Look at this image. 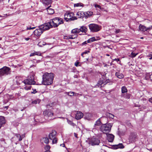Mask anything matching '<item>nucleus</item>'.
Segmentation results:
<instances>
[{
  "instance_id": "5701e85b",
  "label": "nucleus",
  "mask_w": 152,
  "mask_h": 152,
  "mask_svg": "<svg viewBox=\"0 0 152 152\" xmlns=\"http://www.w3.org/2000/svg\"><path fill=\"white\" fill-rule=\"evenodd\" d=\"M130 95L128 93H126L124 94H121V97H124L126 99H129L130 98Z\"/></svg>"
},
{
  "instance_id": "bb28decb",
  "label": "nucleus",
  "mask_w": 152,
  "mask_h": 152,
  "mask_svg": "<svg viewBox=\"0 0 152 152\" xmlns=\"http://www.w3.org/2000/svg\"><path fill=\"white\" fill-rule=\"evenodd\" d=\"M79 29L80 30V32L81 31L85 33H86L87 30V28L86 27L84 26H81L80 28Z\"/></svg>"
},
{
  "instance_id": "8fccbe9b",
  "label": "nucleus",
  "mask_w": 152,
  "mask_h": 152,
  "mask_svg": "<svg viewBox=\"0 0 152 152\" xmlns=\"http://www.w3.org/2000/svg\"><path fill=\"white\" fill-rule=\"evenodd\" d=\"M35 27H31V26L28 27H27V30H30V29H34L35 28Z\"/></svg>"
},
{
  "instance_id": "f257e3e1",
  "label": "nucleus",
  "mask_w": 152,
  "mask_h": 152,
  "mask_svg": "<svg viewBox=\"0 0 152 152\" xmlns=\"http://www.w3.org/2000/svg\"><path fill=\"white\" fill-rule=\"evenodd\" d=\"M42 83L45 85L52 84L54 78V74L52 73L45 72L42 75Z\"/></svg>"
},
{
  "instance_id": "4468645a",
  "label": "nucleus",
  "mask_w": 152,
  "mask_h": 152,
  "mask_svg": "<svg viewBox=\"0 0 152 152\" xmlns=\"http://www.w3.org/2000/svg\"><path fill=\"white\" fill-rule=\"evenodd\" d=\"M56 132L55 130H53L49 134V137L50 139L52 140L53 138L56 137Z\"/></svg>"
},
{
  "instance_id": "338daca9",
  "label": "nucleus",
  "mask_w": 152,
  "mask_h": 152,
  "mask_svg": "<svg viewBox=\"0 0 152 152\" xmlns=\"http://www.w3.org/2000/svg\"><path fill=\"white\" fill-rule=\"evenodd\" d=\"M74 77L77 78V75H75L74 76Z\"/></svg>"
},
{
  "instance_id": "2eb2a0df",
  "label": "nucleus",
  "mask_w": 152,
  "mask_h": 152,
  "mask_svg": "<svg viewBox=\"0 0 152 152\" xmlns=\"http://www.w3.org/2000/svg\"><path fill=\"white\" fill-rule=\"evenodd\" d=\"M6 123V121L4 117L3 116H0V129L2 127L4 126Z\"/></svg>"
},
{
  "instance_id": "c85d7f7f",
  "label": "nucleus",
  "mask_w": 152,
  "mask_h": 152,
  "mask_svg": "<svg viewBox=\"0 0 152 152\" xmlns=\"http://www.w3.org/2000/svg\"><path fill=\"white\" fill-rule=\"evenodd\" d=\"M115 149H118L119 148H124V146L122 143H119V144L115 145Z\"/></svg>"
},
{
  "instance_id": "de8ad7c7",
  "label": "nucleus",
  "mask_w": 152,
  "mask_h": 152,
  "mask_svg": "<svg viewBox=\"0 0 152 152\" xmlns=\"http://www.w3.org/2000/svg\"><path fill=\"white\" fill-rule=\"evenodd\" d=\"M149 77L151 80L152 82V73L151 74H149Z\"/></svg>"
},
{
  "instance_id": "412c9836",
  "label": "nucleus",
  "mask_w": 152,
  "mask_h": 152,
  "mask_svg": "<svg viewBox=\"0 0 152 152\" xmlns=\"http://www.w3.org/2000/svg\"><path fill=\"white\" fill-rule=\"evenodd\" d=\"M115 76L119 79H122L124 77V75L121 73L119 72H117L115 73Z\"/></svg>"
},
{
  "instance_id": "58836bf2",
  "label": "nucleus",
  "mask_w": 152,
  "mask_h": 152,
  "mask_svg": "<svg viewBox=\"0 0 152 152\" xmlns=\"http://www.w3.org/2000/svg\"><path fill=\"white\" fill-rule=\"evenodd\" d=\"M75 93L73 92L70 91L68 92L67 95L70 96H72L74 95H75Z\"/></svg>"
},
{
  "instance_id": "603ef678",
  "label": "nucleus",
  "mask_w": 152,
  "mask_h": 152,
  "mask_svg": "<svg viewBox=\"0 0 152 152\" xmlns=\"http://www.w3.org/2000/svg\"><path fill=\"white\" fill-rule=\"evenodd\" d=\"M8 106H4L3 107V109L4 110H7L8 108Z\"/></svg>"
},
{
  "instance_id": "680f3d73",
  "label": "nucleus",
  "mask_w": 152,
  "mask_h": 152,
  "mask_svg": "<svg viewBox=\"0 0 152 152\" xmlns=\"http://www.w3.org/2000/svg\"><path fill=\"white\" fill-rule=\"evenodd\" d=\"M74 135H75V136L76 137H77V134H76V133H74Z\"/></svg>"
},
{
  "instance_id": "7c9ffc66",
  "label": "nucleus",
  "mask_w": 152,
  "mask_h": 152,
  "mask_svg": "<svg viewBox=\"0 0 152 152\" xmlns=\"http://www.w3.org/2000/svg\"><path fill=\"white\" fill-rule=\"evenodd\" d=\"M41 56V53L39 52H36L34 53H31L30 55V56H32L35 55Z\"/></svg>"
},
{
  "instance_id": "423d86ee",
  "label": "nucleus",
  "mask_w": 152,
  "mask_h": 152,
  "mask_svg": "<svg viewBox=\"0 0 152 152\" xmlns=\"http://www.w3.org/2000/svg\"><path fill=\"white\" fill-rule=\"evenodd\" d=\"M73 14L72 13H66L64 15V19L66 21L73 20L77 19L76 17H73Z\"/></svg>"
},
{
  "instance_id": "393cba45",
  "label": "nucleus",
  "mask_w": 152,
  "mask_h": 152,
  "mask_svg": "<svg viewBox=\"0 0 152 152\" xmlns=\"http://www.w3.org/2000/svg\"><path fill=\"white\" fill-rule=\"evenodd\" d=\"M47 10L48 12V14L51 15L54 12V10L50 8V7H48L47 9Z\"/></svg>"
},
{
  "instance_id": "f03ea898",
  "label": "nucleus",
  "mask_w": 152,
  "mask_h": 152,
  "mask_svg": "<svg viewBox=\"0 0 152 152\" xmlns=\"http://www.w3.org/2000/svg\"><path fill=\"white\" fill-rule=\"evenodd\" d=\"M112 126L113 124L110 123L102 124L100 127V130L103 133L107 134L110 131Z\"/></svg>"
},
{
  "instance_id": "2f4dec72",
  "label": "nucleus",
  "mask_w": 152,
  "mask_h": 152,
  "mask_svg": "<svg viewBox=\"0 0 152 152\" xmlns=\"http://www.w3.org/2000/svg\"><path fill=\"white\" fill-rule=\"evenodd\" d=\"M46 43L43 41H40L38 43V45L40 47H43L45 45H47Z\"/></svg>"
},
{
  "instance_id": "c756f323",
  "label": "nucleus",
  "mask_w": 152,
  "mask_h": 152,
  "mask_svg": "<svg viewBox=\"0 0 152 152\" xmlns=\"http://www.w3.org/2000/svg\"><path fill=\"white\" fill-rule=\"evenodd\" d=\"M127 92V90L125 86H123L121 88L122 94H124L125 93Z\"/></svg>"
},
{
  "instance_id": "a211bd4d",
  "label": "nucleus",
  "mask_w": 152,
  "mask_h": 152,
  "mask_svg": "<svg viewBox=\"0 0 152 152\" xmlns=\"http://www.w3.org/2000/svg\"><path fill=\"white\" fill-rule=\"evenodd\" d=\"M77 37V34L71 35L69 36H64V38L66 39H73L76 38Z\"/></svg>"
},
{
  "instance_id": "e2e57ef3",
  "label": "nucleus",
  "mask_w": 152,
  "mask_h": 152,
  "mask_svg": "<svg viewBox=\"0 0 152 152\" xmlns=\"http://www.w3.org/2000/svg\"><path fill=\"white\" fill-rule=\"evenodd\" d=\"M120 30H116V33H118L119 32H120Z\"/></svg>"
},
{
  "instance_id": "a878e982",
  "label": "nucleus",
  "mask_w": 152,
  "mask_h": 152,
  "mask_svg": "<svg viewBox=\"0 0 152 152\" xmlns=\"http://www.w3.org/2000/svg\"><path fill=\"white\" fill-rule=\"evenodd\" d=\"M41 142L42 143L44 142L46 144H48L49 142V140L47 137H43L41 139Z\"/></svg>"
},
{
  "instance_id": "13d9d810",
  "label": "nucleus",
  "mask_w": 152,
  "mask_h": 152,
  "mask_svg": "<svg viewBox=\"0 0 152 152\" xmlns=\"http://www.w3.org/2000/svg\"><path fill=\"white\" fill-rule=\"evenodd\" d=\"M25 134H23L22 135H21V137L22 138V139L23 138H24V137H25Z\"/></svg>"
},
{
  "instance_id": "bf43d9fd",
  "label": "nucleus",
  "mask_w": 152,
  "mask_h": 152,
  "mask_svg": "<svg viewBox=\"0 0 152 152\" xmlns=\"http://www.w3.org/2000/svg\"><path fill=\"white\" fill-rule=\"evenodd\" d=\"M60 145H61V146H62L63 147H65V145L64 144V143L61 144Z\"/></svg>"
},
{
  "instance_id": "aec40b11",
  "label": "nucleus",
  "mask_w": 152,
  "mask_h": 152,
  "mask_svg": "<svg viewBox=\"0 0 152 152\" xmlns=\"http://www.w3.org/2000/svg\"><path fill=\"white\" fill-rule=\"evenodd\" d=\"M139 30L142 32L146 31V27L143 25L140 24L139 26Z\"/></svg>"
},
{
  "instance_id": "f3484780",
  "label": "nucleus",
  "mask_w": 152,
  "mask_h": 152,
  "mask_svg": "<svg viewBox=\"0 0 152 152\" xmlns=\"http://www.w3.org/2000/svg\"><path fill=\"white\" fill-rule=\"evenodd\" d=\"M83 116V114L81 112L77 111L75 115V118L77 120H79L82 118Z\"/></svg>"
},
{
  "instance_id": "cd10ccee",
  "label": "nucleus",
  "mask_w": 152,
  "mask_h": 152,
  "mask_svg": "<svg viewBox=\"0 0 152 152\" xmlns=\"http://www.w3.org/2000/svg\"><path fill=\"white\" fill-rule=\"evenodd\" d=\"M104 82L102 80H100L97 83V84L96 85V87H102V85L104 84Z\"/></svg>"
},
{
  "instance_id": "774afa93",
  "label": "nucleus",
  "mask_w": 152,
  "mask_h": 152,
  "mask_svg": "<svg viewBox=\"0 0 152 152\" xmlns=\"http://www.w3.org/2000/svg\"><path fill=\"white\" fill-rule=\"evenodd\" d=\"M45 152H50V151L49 150H47L45 151Z\"/></svg>"
},
{
  "instance_id": "6ab92c4d",
  "label": "nucleus",
  "mask_w": 152,
  "mask_h": 152,
  "mask_svg": "<svg viewBox=\"0 0 152 152\" xmlns=\"http://www.w3.org/2000/svg\"><path fill=\"white\" fill-rule=\"evenodd\" d=\"M96 40V39L94 37H92L89 39L88 40L82 43V45H84L87 44L88 43H90L94 42Z\"/></svg>"
},
{
  "instance_id": "e433bc0d",
  "label": "nucleus",
  "mask_w": 152,
  "mask_h": 152,
  "mask_svg": "<svg viewBox=\"0 0 152 152\" xmlns=\"http://www.w3.org/2000/svg\"><path fill=\"white\" fill-rule=\"evenodd\" d=\"M15 136L16 137L18 138V140L19 141H21L22 140V138L19 134H15Z\"/></svg>"
},
{
  "instance_id": "37998d69",
  "label": "nucleus",
  "mask_w": 152,
  "mask_h": 152,
  "mask_svg": "<svg viewBox=\"0 0 152 152\" xmlns=\"http://www.w3.org/2000/svg\"><path fill=\"white\" fill-rule=\"evenodd\" d=\"M138 54V53H135L134 52H132L131 53V55H132V57H134L136 56Z\"/></svg>"
},
{
  "instance_id": "ea45409f",
  "label": "nucleus",
  "mask_w": 152,
  "mask_h": 152,
  "mask_svg": "<svg viewBox=\"0 0 152 152\" xmlns=\"http://www.w3.org/2000/svg\"><path fill=\"white\" fill-rule=\"evenodd\" d=\"M31 86H26L24 87V89L26 90H28L31 89Z\"/></svg>"
},
{
  "instance_id": "f704fd0d",
  "label": "nucleus",
  "mask_w": 152,
  "mask_h": 152,
  "mask_svg": "<svg viewBox=\"0 0 152 152\" xmlns=\"http://www.w3.org/2000/svg\"><path fill=\"white\" fill-rule=\"evenodd\" d=\"M67 122L68 124L72 126L73 127H75L76 126L75 124L72 121L69 119H67Z\"/></svg>"
},
{
  "instance_id": "72a5a7b5",
  "label": "nucleus",
  "mask_w": 152,
  "mask_h": 152,
  "mask_svg": "<svg viewBox=\"0 0 152 152\" xmlns=\"http://www.w3.org/2000/svg\"><path fill=\"white\" fill-rule=\"evenodd\" d=\"M84 5L83 3H79L75 4H74V7H84Z\"/></svg>"
},
{
  "instance_id": "4c0bfd02",
  "label": "nucleus",
  "mask_w": 152,
  "mask_h": 152,
  "mask_svg": "<svg viewBox=\"0 0 152 152\" xmlns=\"http://www.w3.org/2000/svg\"><path fill=\"white\" fill-rule=\"evenodd\" d=\"M90 49H89L87 50H85L84 52H83L81 54V56L83 57V55L84 54H88V53H89L90 52Z\"/></svg>"
},
{
  "instance_id": "3c124183",
  "label": "nucleus",
  "mask_w": 152,
  "mask_h": 152,
  "mask_svg": "<svg viewBox=\"0 0 152 152\" xmlns=\"http://www.w3.org/2000/svg\"><path fill=\"white\" fill-rule=\"evenodd\" d=\"M113 61H115L117 62H118V61H119L120 62H121V61H120V59L119 58H115L114 59H113Z\"/></svg>"
},
{
  "instance_id": "7ed1b4c3",
  "label": "nucleus",
  "mask_w": 152,
  "mask_h": 152,
  "mask_svg": "<svg viewBox=\"0 0 152 152\" xmlns=\"http://www.w3.org/2000/svg\"><path fill=\"white\" fill-rule=\"evenodd\" d=\"M50 22L53 27H57L59 25L63 24L64 21L63 19L59 17H56L50 20Z\"/></svg>"
},
{
  "instance_id": "b1692460",
  "label": "nucleus",
  "mask_w": 152,
  "mask_h": 152,
  "mask_svg": "<svg viewBox=\"0 0 152 152\" xmlns=\"http://www.w3.org/2000/svg\"><path fill=\"white\" fill-rule=\"evenodd\" d=\"M42 3L48 5L51 4V0H42Z\"/></svg>"
},
{
  "instance_id": "4d7b16f0",
  "label": "nucleus",
  "mask_w": 152,
  "mask_h": 152,
  "mask_svg": "<svg viewBox=\"0 0 152 152\" xmlns=\"http://www.w3.org/2000/svg\"><path fill=\"white\" fill-rule=\"evenodd\" d=\"M149 101L151 103H152V98H151L149 99Z\"/></svg>"
},
{
  "instance_id": "79ce46f5",
  "label": "nucleus",
  "mask_w": 152,
  "mask_h": 152,
  "mask_svg": "<svg viewBox=\"0 0 152 152\" xmlns=\"http://www.w3.org/2000/svg\"><path fill=\"white\" fill-rule=\"evenodd\" d=\"M94 7L96 8H98L100 10H102V8L98 4H95L94 5Z\"/></svg>"
},
{
  "instance_id": "c9c22d12",
  "label": "nucleus",
  "mask_w": 152,
  "mask_h": 152,
  "mask_svg": "<svg viewBox=\"0 0 152 152\" xmlns=\"http://www.w3.org/2000/svg\"><path fill=\"white\" fill-rule=\"evenodd\" d=\"M106 115L107 117L110 118L112 119H113L114 117V116L113 115L109 113H107L106 114Z\"/></svg>"
},
{
  "instance_id": "c03bdc74",
  "label": "nucleus",
  "mask_w": 152,
  "mask_h": 152,
  "mask_svg": "<svg viewBox=\"0 0 152 152\" xmlns=\"http://www.w3.org/2000/svg\"><path fill=\"white\" fill-rule=\"evenodd\" d=\"M52 140H53L52 143L53 144L57 143V140L56 137H55L54 138H53Z\"/></svg>"
},
{
  "instance_id": "20e7f679",
  "label": "nucleus",
  "mask_w": 152,
  "mask_h": 152,
  "mask_svg": "<svg viewBox=\"0 0 152 152\" xmlns=\"http://www.w3.org/2000/svg\"><path fill=\"white\" fill-rule=\"evenodd\" d=\"M34 76L35 75L34 73H31L27 78L23 81V83L25 84L29 85L35 84L36 83L34 80Z\"/></svg>"
},
{
  "instance_id": "ddd939ff",
  "label": "nucleus",
  "mask_w": 152,
  "mask_h": 152,
  "mask_svg": "<svg viewBox=\"0 0 152 152\" xmlns=\"http://www.w3.org/2000/svg\"><path fill=\"white\" fill-rule=\"evenodd\" d=\"M137 135L136 134L132 133L130 134L129 137V140L132 142H135L137 139Z\"/></svg>"
},
{
  "instance_id": "dca6fc26",
  "label": "nucleus",
  "mask_w": 152,
  "mask_h": 152,
  "mask_svg": "<svg viewBox=\"0 0 152 152\" xmlns=\"http://www.w3.org/2000/svg\"><path fill=\"white\" fill-rule=\"evenodd\" d=\"M106 134L108 141L110 142H113L114 137V136L112 134H108V133Z\"/></svg>"
},
{
  "instance_id": "a19ab883",
  "label": "nucleus",
  "mask_w": 152,
  "mask_h": 152,
  "mask_svg": "<svg viewBox=\"0 0 152 152\" xmlns=\"http://www.w3.org/2000/svg\"><path fill=\"white\" fill-rule=\"evenodd\" d=\"M151 29H152V26H151L148 27H146V31L148 32Z\"/></svg>"
},
{
  "instance_id": "9d476101",
  "label": "nucleus",
  "mask_w": 152,
  "mask_h": 152,
  "mask_svg": "<svg viewBox=\"0 0 152 152\" xmlns=\"http://www.w3.org/2000/svg\"><path fill=\"white\" fill-rule=\"evenodd\" d=\"M77 17L78 18H83L85 17L86 18L88 17V16H89V14L88 12H78L76 14Z\"/></svg>"
},
{
  "instance_id": "6e6d98bb",
  "label": "nucleus",
  "mask_w": 152,
  "mask_h": 152,
  "mask_svg": "<svg viewBox=\"0 0 152 152\" xmlns=\"http://www.w3.org/2000/svg\"><path fill=\"white\" fill-rule=\"evenodd\" d=\"M13 52H14V51H13L12 50H11L10 52H6L5 51H4V53H9Z\"/></svg>"
},
{
  "instance_id": "4be33fe9",
  "label": "nucleus",
  "mask_w": 152,
  "mask_h": 152,
  "mask_svg": "<svg viewBox=\"0 0 152 152\" xmlns=\"http://www.w3.org/2000/svg\"><path fill=\"white\" fill-rule=\"evenodd\" d=\"M80 32V30L79 28H75L73 29L72 30L71 33L73 34H77H77L79 33Z\"/></svg>"
},
{
  "instance_id": "0e129e2a",
  "label": "nucleus",
  "mask_w": 152,
  "mask_h": 152,
  "mask_svg": "<svg viewBox=\"0 0 152 152\" xmlns=\"http://www.w3.org/2000/svg\"><path fill=\"white\" fill-rule=\"evenodd\" d=\"M88 115L89 116H90V117H91L92 116V115L91 114H88Z\"/></svg>"
},
{
  "instance_id": "f8f14e48",
  "label": "nucleus",
  "mask_w": 152,
  "mask_h": 152,
  "mask_svg": "<svg viewBox=\"0 0 152 152\" xmlns=\"http://www.w3.org/2000/svg\"><path fill=\"white\" fill-rule=\"evenodd\" d=\"M43 32L42 30L41 29L39 26V28L35 30L34 32L35 36H36L35 37L36 39L38 38Z\"/></svg>"
},
{
  "instance_id": "1a4fd4ad",
  "label": "nucleus",
  "mask_w": 152,
  "mask_h": 152,
  "mask_svg": "<svg viewBox=\"0 0 152 152\" xmlns=\"http://www.w3.org/2000/svg\"><path fill=\"white\" fill-rule=\"evenodd\" d=\"M39 26L41 29L42 30L43 32L44 31L48 30L50 28L52 27L50 22L49 23H44Z\"/></svg>"
},
{
  "instance_id": "09e8293b",
  "label": "nucleus",
  "mask_w": 152,
  "mask_h": 152,
  "mask_svg": "<svg viewBox=\"0 0 152 152\" xmlns=\"http://www.w3.org/2000/svg\"><path fill=\"white\" fill-rule=\"evenodd\" d=\"M79 63V62L77 61L75 63V65L76 66H80V65H78Z\"/></svg>"
},
{
  "instance_id": "473e14b6",
  "label": "nucleus",
  "mask_w": 152,
  "mask_h": 152,
  "mask_svg": "<svg viewBox=\"0 0 152 152\" xmlns=\"http://www.w3.org/2000/svg\"><path fill=\"white\" fill-rule=\"evenodd\" d=\"M101 122L100 121V119H99L94 124V127H96L97 126H99Z\"/></svg>"
},
{
  "instance_id": "49530a36",
  "label": "nucleus",
  "mask_w": 152,
  "mask_h": 152,
  "mask_svg": "<svg viewBox=\"0 0 152 152\" xmlns=\"http://www.w3.org/2000/svg\"><path fill=\"white\" fill-rule=\"evenodd\" d=\"M147 56L150 57L149 58V59L151 60L152 59V53L149 54Z\"/></svg>"
},
{
  "instance_id": "052dcab7",
  "label": "nucleus",
  "mask_w": 152,
  "mask_h": 152,
  "mask_svg": "<svg viewBox=\"0 0 152 152\" xmlns=\"http://www.w3.org/2000/svg\"><path fill=\"white\" fill-rule=\"evenodd\" d=\"M30 38H25V39L26 40L28 41L29 39Z\"/></svg>"
},
{
  "instance_id": "a18cd8bd",
  "label": "nucleus",
  "mask_w": 152,
  "mask_h": 152,
  "mask_svg": "<svg viewBox=\"0 0 152 152\" xmlns=\"http://www.w3.org/2000/svg\"><path fill=\"white\" fill-rule=\"evenodd\" d=\"M39 101L38 100H34L32 102V103L33 104H36L38 102L39 103Z\"/></svg>"
},
{
  "instance_id": "9b49d317",
  "label": "nucleus",
  "mask_w": 152,
  "mask_h": 152,
  "mask_svg": "<svg viewBox=\"0 0 152 152\" xmlns=\"http://www.w3.org/2000/svg\"><path fill=\"white\" fill-rule=\"evenodd\" d=\"M45 115V118H51L50 119H53L52 118L53 116V113L50 110H48L45 111L43 112Z\"/></svg>"
},
{
  "instance_id": "69168bd1",
  "label": "nucleus",
  "mask_w": 152,
  "mask_h": 152,
  "mask_svg": "<svg viewBox=\"0 0 152 152\" xmlns=\"http://www.w3.org/2000/svg\"><path fill=\"white\" fill-rule=\"evenodd\" d=\"M89 13H90V15H92L93 13V12H89Z\"/></svg>"
},
{
  "instance_id": "39448f33",
  "label": "nucleus",
  "mask_w": 152,
  "mask_h": 152,
  "mask_svg": "<svg viewBox=\"0 0 152 152\" xmlns=\"http://www.w3.org/2000/svg\"><path fill=\"white\" fill-rule=\"evenodd\" d=\"M91 31L96 32L99 31L101 29V26L95 24H91L88 25Z\"/></svg>"
},
{
  "instance_id": "0eeeda50",
  "label": "nucleus",
  "mask_w": 152,
  "mask_h": 152,
  "mask_svg": "<svg viewBox=\"0 0 152 152\" xmlns=\"http://www.w3.org/2000/svg\"><path fill=\"white\" fill-rule=\"evenodd\" d=\"M100 142V140L99 139L93 137L90 140L89 143L92 146H94L99 145Z\"/></svg>"
},
{
  "instance_id": "6e6552de",
  "label": "nucleus",
  "mask_w": 152,
  "mask_h": 152,
  "mask_svg": "<svg viewBox=\"0 0 152 152\" xmlns=\"http://www.w3.org/2000/svg\"><path fill=\"white\" fill-rule=\"evenodd\" d=\"M10 70V69L7 66H4L0 69V76L8 75Z\"/></svg>"
},
{
  "instance_id": "5fc2aeb1",
  "label": "nucleus",
  "mask_w": 152,
  "mask_h": 152,
  "mask_svg": "<svg viewBox=\"0 0 152 152\" xmlns=\"http://www.w3.org/2000/svg\"><path fill=\"white\" fill-rule=\"evenodd\" d=\"M45 148L46 149L49 150L50 149V147L49 145H47Z\"/></svg>"
},
{
  "instance_id": "864d4df0",
  "label": "nucleus",
  "mask_w": 152,
  "mask_h": 152,
  "mask_svg": "<svg viewBox=\"0 0 152 152\" xmlns=\"http://www.w3.org/2000/svg\"><path fill=\"white\" fill-rule=\"evenodd\" d=\"M37 92V91L36 90V89L35 90H34L32 92H31V93L32 94H35Z\"/></svg>"
}]
</instances>
